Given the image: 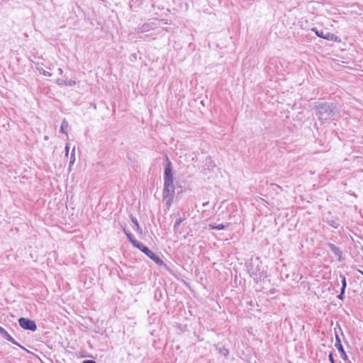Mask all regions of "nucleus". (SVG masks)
Wrapping results in <instances>:
<instances>
[{
  "mask_svg": "<svg viewBox=\"0 0 363 363\" xmlns=\"http://www.w3.org/2000/svg\"><path fill=\"white\" fill-rule=\"evenodd\" d=\"M187 235H188V236H189V235L192 236V234H191V232H189V233H187Z\"/></svg>",
  "mask_w": 363,
  "mask_h": 363,
  "instance_id": "nucleus-34",
  "label": "nucleus"
},
{
  "mask_svg": "<svg viewBox=\"0 0 363 363\" xmlns=\"http://www.w3.org/2000/svg\"><path fill=\"white\" fill-rule=\"evenodd\" d=\"M326 245L330 248V250L333 252V253L337 257L338 261L339 262L342 261L343 257H342V252L341 251V250L337 246L334 245L333 243L328 242Z\"/></svg>",
  "mask_w": 363,
  "mask_h": 363,
  "instance_id": "nucleus-10",
  "label": "nucleus"
},
{
  "mask_svg": "<svg viewBox=\"0 0 363 363\" xmlns=\"http://www.w3.org/2000/svg\"><path fill=\"white\" fill-rule=\"evenodd\" d=\"M328 359H329V361L330 362V363H336L335 360L334 359V357H333V353L332 352H330V354L328 355Z\"/></svg>",
  "mask_w": 363,
  "mask_h": 363,
  "instance_id": "nucleus-23",
  "label": "nucleus"
},
{
  "mask_svg": "<svg viewBox=\"0 0 363 363\" xmlns=\"http://www.w3.org/2000/svg\"><path fill=\"white\" fill-rule=\"evenodd\" d=\"M36 69L39 71V72L45 76V77H51L52 74L48 71L44 70L42 67H37Z\"/></svg>",
  "mask_w": 363,
  "mask_h": 363,
  "instance_id": "nucleus-19",
  "label": "nucleus"
},
{
  "mask_svg": "<svg viewBox=\"0 0 363 363\" xmlns=\"http://www.w3.org/2000/svg\"><path fill=\"white\" fill-rule=\"evenodd\" d=\"M18 321L19 325L26 330L35 332L38 328L36 323L28 318L21 317Z\"/></svg>",
  "mask_w": 363,
  "mask_h": 363,
  "instance_id": "nucleus-6",
  "label": "nucleus"
},
{
  "mask_svg": "<svg viewBox=\"0 0 363 363\" xmlns=\"http://www.w3.org/2000/svg\"><path fill=\"white\" fill-rule=\"evenodd\" d=\"M48 136L45 137V140H48Z\"/></svg>",
  "mask_w": 363,
  "mask_h": 363,
  "instance_id": "nucleus-35",
  "label": "nucleus"
},
{
  "mask_svg": "<svg viewBox=\"0 0 363 363\" xmlns=\"http://www.w3.org/2000/svg\"><path fill=\"white\" fill-rule=\"evenodd\" d=\"M275 291H276V289H270V291H269V294H274Z\"/></svg>",
  "mask_w": 363,
  "mask_h": 363,
  "instance_id": "nucleus-33",
  "label": "nucleus"
},
{
  "mask_svg": "<svg viewBox=\"0 0 363 363\" xmlns=\"http://www.w3.org/2000/svg\"><path fill=\"white\" fill-rule=\"evenodd\" d=\"M208 204H209V201H206V202H203V204H202V206H203V207H206V206H207Z\"/></svg>",
  "mask_w": 363,
  "mask_h": 363,
  "instance_id": "nucleus-31",
  "label": "nucleus"
},
{
  "mask_svg": "<svg viewBox=\"0 0 363 363\" xmlns=\"http://www.w3.org/2000/svg\"><path fill=\"white\" fill-rule=\"evenodd\" d=\"M311 30L315 33V35L321 38L328 40H332L335 42H340V39L338 36L335 35V34L330 33L324 29H318L316 27L312 28Z\"/></svg>",
  "mask_w": 363,
  "mask_h": 363,
  "instance_id": "nucleus-5",
  "label": "nucleus"
},
{
  "mask_svg": "<svg viewBox=\"0 0 363 363\" xmlns=\"http://www.w3.org/2000/svg\"><path fill=\"white\" fill-rule=\"evenodd\" d=\"M134 1L133 0H132L130 3H129V7L130 9V10L132 11H135V5L133 4Z\"/></svg>",
  "mask_w": 363,
  "mask_h": 363,
  "instance_id": "nucleus-25",
  "label": "nucleus"
},
{
  "mask_svg": "<svg viewBox=\"0 0 363 363\" xmlns=\"http://www.w3.org/2000/svg\"><path fill=\"white\" fill-rule=\"evenodd\" d=\"M57 71H58V72H59V74H62V73H63V70H62V69H61V68H58V69H57Z\"/></svg>",
  "mask_w": 363,
  "mask_h": 363,
  "instance_id": "nucleus-32",
  "label": "nucleus"
},
{
  "mask_svg": "<svg viewBox=\"0 0 363 363\" xmlns=\"http://www.w3.org/2000/svg\"><path fill=\"white\" fill-rule=\"evenodd\" d=\"M136 248L143 252L147 257L154 261L159 266H164L167 267V264H164L163 260L159 256L155 255L152 251H151L143 242H140Z\"/></svg>",
  "mask_w": 363,
  "mask_h": 363,
  "instance_id": "nucleus-4",
  "label": "nucleus"
},
{
  "mask_svg": "<svg viewBox=\"0 0 363 363\" xmlns=\"http://www.w3.org/2000/svg\"><path fill=\"white\" fill-rule=\"evenodd\" d=\"M257 262H258L255 267H254V263L252 262L248 269L250 276L255 277L254 280L256 282H258L259 281H264L268 277L267 270L264 269V267L261 268L262 262H259L258 259Z\"/></svg>",
  "mask_w": 363,
  "mask_h": 363,
  "instance_id": "nucleus-3",
  "label": "nucleus"
},
{
  "mask_svg": "<svg viewBox=\"0 0 363 363\" xmlns=\"http://www.w3.org/2000/svg\"><path fill=\"white\" fill-rule=\"evenodd\" d=\"M230 224V223H226L225 224L220 223L218 225H216V223H213V224L211 223L208 225V227H209V229H211V230H225L227 228H228Z\"/></svg>",
  "mask_w": 363,
  "mask_h": 363,
  "instance_id": "nucleus-14",
  "label": "nucleus"
},
{
  "mask_svg": "<svg viewBox=\"0 0 363 363\" xmlns=\"http://www.w3.org/2000/svg\"><path fill=\"white\" fill-rule=\"evenodd\" d=\"M74 161H75V156H74V149L71 154L69 164H72L74 162Z\"/></svg>",
  "mask_w": 363,
  "mask_h": 363,
  "instance_id": "nucleus-22",
  "label": "nucleus"
},
{
  "mask_svg": "<svg viewBox=\"0 0 363 363\" xmlns=\"http://www.w3.org/2000/svg\"><path fill=\"white\" fill-rule=\"evenodd\" d=\"M69 150V145L68 143L65 145V155L67 156Z\"/></svg>",
  "mask_w": 363,
  "mask_h": 363,
  "instance_id": "nucleus-27",
  "label": "nucleus"
},
{
  "mask_svg": "<svg viewBox=\"0 0 363 363\" xmlns=\"http://www.w3.org/2000/svg\"><path fill=\"white\" fill-rule=\"evenodd\" d=\"M82 363H96V362L92 359H86Z\"/></svg>",
  "mask_w": 363,
  "mask_h": 363,
  "instance_id": "nucleus-28",
  "label": "nucleus"
},
{
  "mask_svg": "<svg viewBox=\"0 0 363 363\" xmlns=\"http://www.w3.org/2000/svg\"><path fill=\"white\" fill-rule=\"evenodd\" d=\"M5 330H6L3 327L0 326V335H1L5 332Z\"/></svg>",
  "mask_w": 363,
  "mask_h": 363,
  "instance_id": "nucleus-29",
  "label": "nucleus"
},
{
  "mask_svg": "<svg viewBox=\"0 0 363 363\" xmlns=\"http://www.w3.org/2000/svg\"><path fill=\"white\" fill-rule=\"evenodd\" d=\"M247 304L251 307H255V305H257V303H255L252 300H250L247 303Z\"/></svg>",
  "mask_w": 363,
  "mask_h": 363,
  "instance_id": "nucleus-26",
  "label": "nucleus"
},
{
  "mask_svg": "<svg viewBox=\"0 0 363 363\" xmlns=\"http://www.w3.org/2000/svg\"><path fill=\"white\" fill-rule=\"evenodd\" d=\"M56 83L60 86H73L76 84V82L74 80H64L62 79H57L56 80Z\"/></svg>",
  "mask_w": 363,
  "mask_h": 363,
  "instance_id": "nucleus-15",
  "label": "nucleus"
},
{
  "mask_svg": "<svg viewBox=\"0 0 363 363\" xmlns=\"http://www.w3.org/2000/svg\"><path fill=\"white\" fill-rule=\"evenodd\" d=\"M345 289H346V287H344L342 286L341 289H340V292L345 293Z\"/></svg>",
  "mask_w": 363,
  "mask_h": 363,
  "instance_id": "nucleus-30",
  "label": "nucleus"
},
{
  "mask_svg": "<svg viewBox=\"0 0 363 363\" xmlns=\"http://www.w3.org/2000/svg\"><path fill=\"white\" fill-rule=\"evenodd\" d=\"M130 219H131V221L133 222V223L134 224V225L135 226V230L138 233H142V228H141V227L139 225L138 219L135 216H133V215L130 216Z\"/></svg>",
  "mask_w": 363,
  "mask_h": 363,
  "instance_id": "nucleus-17",
  "label": "nucleus"
},
{
  "mask_svg": "<svg viewBox=\"0 0 363 363\" xmlns=\"http://www.w3.org/2000/svg\"><path fill=\"white\" fill-rule=\"evenodd\" d=\"M216 167V163L212 160L211 157L208 156L206 157L204 164L202 169V173L204 175L208 174Z\"/></svg>",
  "mask_w": 363,
  "mask_h": 363,
  "instance_id": "nucleus-9",
  "label": "nucleus"
},
{
  "mask_svg": "<svg viewBox=\"0 0 363 363\" xmlns=\"http://www.w3.org/2000/svg\"><path fill=\"white\" fill-rule=\"evenodd\" d=\"M216 350L218 353L225 357H227L229 354V350L222 343H218L215 345Z\"/></svg>",
  "mask_w": 363,
  "mask_h": 363,
  "instance_id": "nucleus-13",
  "label": "nucleus"
},
{
  "mask_svg": "<svg viewBox=\"0 0 363 363\" xmlns=\"http://www.w3.org/2000/svg\"><path fill=\"white\" fill-rule=\"evenodd\" d=\"M174 194L175 186L174 184L173 166L168 156L165 155L164 161V187L162 190V197L168 209L173 203Z\"/></svg>",
  "mask_w": 363,
  "mask_h": 363,
  "instance_id": "nucleus-1",
  "label": "nucleus"
},
{
  "mask_svg": "<svg viewBox=\"0 0 363 363\" xmlns=\"http://www.w3.org/2000/svg\"><path fill=\"white\" fill-rule=\"evenodd\" d=\"M337 298L341 301H343L345 298V293L340 292L337 296Z\"/></svg>",
  "mask_w": 363,
  "mask_h": 363,
  "instance_id": "nucleus-24",
  "label": "nucleus"
},
{
  "mask_svg": "<svg viewBox=\"0 0 363 363\" xmlns=\"http://www.w3.org/2000/svg\"><path fill=\"white\" fill-rule=\"evenodd\" d=\"M123 230L127 236L128 241L133 245L134 247H137L141 242L137 240L133 234L131 233L130 230H127L125 228H123Z\"/></svg>",
  "mask_w": 363,
  "mask_h": 363,
  "instance_id": "nucleus-11",
  "label": "nucleus"
},
{
  "mask_svg": "<svg viewBox=\"0 0 363 363\" xmlns=\"http://www.w3.org/2000/svg\"><path fill=\"white\" fill-rule=\"evenodd\" d=\"M150 25L149 23H145L143 25L141 29L143 32H146L150 30Z\"/></svg>",
  "mask_w": 363,
  "mask_h": 363,
  "instance_id": "nucleus-20",
  "label": "nucleus"
},
{
  "mask_svg": "<svg viewBox=\"0 0 363 363\" xmlns=\"http://www.w3.org/2000/svg\"><path fill=\"white\" fill-rule=\"evenodd\" d=\"M340 277L341 278L342 286H344V287H347V281H346L345 276L343 275V274H340Z\"/></svg>",
  "mask_w": 363,
  "mask_h": 363,
  "instance_id": "nucleus-21",
  "label": "nucleus"
},
{
  "mask_svg": "<svg viewBox=\"0 0 363 363\" xmlns=\"http://www.w3.org/2000/svg\"><path fill=\"white\" fill-rule=\"evenodd\" d=\"M69 127L68 121L66 120V118H64L62 121L61 126H60V132L67 136H68V132L67 129Z\"/></svg>",
  "mask_w": 363,
  "mask_h": 363,
  "instance_id": "nucleus-16",
  "label": "nucleus"
},
{
  "mask_svg": "<svg viewBox=\"0 0 363 363\" xmlns=\"http://www.w3.org/2000/svg\"><path fill=\"white\" fill-rule=\"evenodd\" d=\"M335 347L337 348V350L340 352L342 359L345 362V363H350L348 356H347L346 352L345 351L344 347L341 343L340 337L337 333H335Z\"/></svg>",
  "mask_w": 363,
  "mask_h": 363,
  "instance_id": "nucleus-7",
  "label": "nucleus"
},
{
  "mask_svg": "<svg viewBox=\"0 0 363 363\" xmlns=\"http://www.w3.org/2000/svg\"><path fill=\"white\" fill-rule=\"evenodd\" d=\"M4 339L6 340L7 341L13 343V345H17L19 347H21V349L24 350H26L27 352H28L23 346H22L21 345H20L18 342H16L9 334V333L5 330V332L1 335Z\"/></svg>",
  "mask_w": 363,
  "mask_h": 363,
  "instance_id": "nucleus-12",
  "label": "nucleus"
},
{
  "mask_svg": "<svg viewBox=\"0 0 363 363\" xmlns=\"http://www.w3.org/2000/svg\"><path fill=\"white\" fill-rule=\"evenodd\" d=\"M186 219L185 216H184L183 217H179V218H177L174 223V225L173 226V229H174V231L175 233L177 232V230L179 228V227L180 226L181 223L184 221Z\"/></svg>",
  "mask_w": 363,
  "mask_h": 363,
  "instance_id": "nucleus-18",
  "label": "nucleus"
},
{
  "mask_svg": "<svg viewBox=\"0 0 363 363\" xmlns=\"http://www.w3.org/2000/svg\"><path fill=\"white\" fill-rule=\"evenodd\" d=\"M323 220L335 229L338 228L340 225L338 216H332L330 212H328V215L323 218Z\"/></svg>",
  "mask_w": 363,
  "mask_h": 363,
  "instance_id": "nucleus-8",
  "label": "nucleus"
},
{
  "mask_svg": "<svg viewBox=\"0 0 363 363\" xmlns=\"http://www.w3.org/2000/svg\"><path fill=\"white\" fill-rule=\"evenodd\" d=\"M315 109L316 110V116L321 121H327L338 113L337 103L336 102L318 103L315 106Z\"/></svg>",
  "mask_w": 363,
  "mask_h": 363,
  "instance_id": "nucleus-2",
  "label": "nucleus"
}]
</instances>
